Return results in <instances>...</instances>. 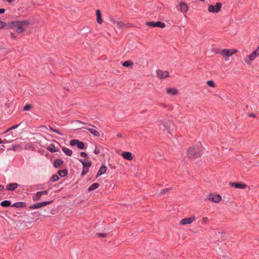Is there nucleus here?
<instances>
[{
	"label": "nucleus",
	"instance_id": "nucleus-28",
	"mask_svg": "<svg viewBox=\"0 0 259 259\" xmlns=\"http://www.w3.org/2000/svg\"><path fill=\"white\" fill-rule=\"evenodd\" d=\"M1 205L3 207H8L11 205V202L8 200H5L1 203Z\"/></svg>",
	"mask_w": 259,
	"mask_h": 259
},
{
	"label": "nucleus",
	"instance_id": "nucleus-13",
	"mask_svg": "<svg viewBox=\"0 0 259 259\" xmlns=\"http://www.w3.org/2000/svg\"><path fill=\"white\" fill-rule=\"evenodd\" d=\"M121 155L123 158L128 160H131L133 158L132 154L130 152H123Z\"/></svg>",
	"mask_w": 259,
	"mask_h": 259
},
{
	"label": "nucleus",
	"instance_id": "nucleus-42",
	"mask_svg": "<svg viewBox=\"0 0 259 259\" xmlns=\"http://www.w3.org/2000/svg\"><path fill=\"white\" fill-rule=\"evenodd\" d=\"M80 156L82 157H87V154L84 152H81L80 153Z\"/></svg>",
	"mask_w": 259,
	"mask_h": 259
},
{
	"label": "nucleus",
	"instance_id": "nucleus-24",
	"mask_svg": "<svg viewBox=\"0 0 259 259\" xmlns=\"http://www.w3.org/2000/svg\"><path fill=\"white\" fill-rule=\"evenodd\" d=\"M42 194L40 191L37 192L36 194L33 196V200L34 201H38L40 199Z\"/></svg>",
	"mask_w": 259,
	"mask_h": 259
},
{
	"label": "nucleus",
	"instance_id": "nucleus-5",
	"mask_svg": "<svg viewBox=\"0 0 259 259\" xmlns=\"http://www.w3.org/2000/svg\"><path fill=\"white\" fill-rule=\"evenodd\" d=\"M222 6V3L218 2L215 5H210L208 7V11L210 13H218L220 11Z\"/></svg>",
	"mask_w": 259,
	"mask_h": 259
},
{
	"label": "nucleus",
	"instance_id": "nucleus-32",
	"mask_svg": "<svg viewBox=\"0 0 259 259\" xmlns=\"http://www.w3.org/2000/svg\"><path fill=\"white\" fill-rule=\"evenodd\" d=\"M59 177H58L57 175H53V176L51 177V181L52 182H55V181H56L58 180H59Z\"/></svg>",
	"mask_w": 259,
	"mask_h": 259
},
{
	"label": "nucleus",
	"instance_id": "nucleus-23",
	"mask_svg": "<svg viewBox=\"0 0 259 259\" xmlns=\"http://www.w3.org/2000/svg\"><path fill=\"white\" fill-rule=\"evenodd\" d=\"M47 149L51 152H57L58 151V149L56 148L53 144L49 145L47 148Z\"/></svg>",
	"mask_w": 259,
	"mask_h": 259
},
{
	"label": "nucleus",
	"instance_id": "nucleus-6",
	"mask_svg": "<svg viewBox=\"0 0 259 259\" xmlns=\"http://www.w3.org/2000/svg\"><path fill=\"white\" fill-rule=\"evenodd\" d=\"M70 145L72 146H76L79 149H83L84 148V143L78 140H72L70 141Z\"/></svg>",
	"mask_w": 259,
	"mask_h": 259
},
{
	"label": "nucleus",
	"instance_id": "nucleus-30",
	"mask_svg": "<svg viewBox=\"0 0 259 259\" xmlns=\"http://www.w3.org/2000/svg\"><path fill=\"white\" fill-rule=\"evenodd\" d=\"M51 201H45V202H40L39 203L40 207H41L45 206L47 205H49L50 204H51Z\"/></svg>",
	"mask_w": 259,
	"mask_h": 259
},
{
	"label": "nucleus",
	"instance_id": "nucleus-26",
	"mask_svg": "<svg viewBox=\"0 0 259 259\" xmlns=\"http://www.w3.org/2000/svg\"><path fill=\"white\" fill-rule=\"evenodd\" d=\"M63 161L61 159H57L55 161L54 165L55 167H58L63 164Z\"/></svg>",
	"mask_w": 259,
	"mask_h": 259
},
{
	"label": "nucleus",
	"instance_id": "nucleus-17",
	"mask_svg": "<svg viewBox=\"0 0 259 259\" xmlns=\"http://www.w3.org/2000/svg\"><path fill=\"white\" fill-rule=\"evenodd\" d=\"M96 16H97V21L99 24H102L103 22V20L101 17V13L99 10H97L96 11Z\"/></svg>",
	"mask_w": 259,
	"mask_h": 259
},
{
	"label": "nucleus",
	"instance_id": "nucleus-9",
	"mask_svg": "<svg viewBox=\"0 0 259 259\" xmlns=\"http://www.w3.org/2000/svg\"><path fill=\"white\" fill-rule=\"evenodd\" d=\"M237 52V50L224 49L221 51V55L223 56L230 57Z\"/></svg>",
	"mask_w": 259,
	"mask_h": 259
},
{
	"label": "nucleus",
	"instance_id": "nucleus-44",
	"mask_svg": "<svg viewBox=\"0 0 259 259\" xmlns=\"http://www.w3.org/2000/svg\"><path fill=\"white\" fill-rule=\"evenodd\" d=\"M42 195H47L48 194V190H45V191H40Z\"/></svg>",
	"mask_w": 259,
	"mask_h": 259
},
{
	"label": "nucleus",
	"instance_id": "nucleus-31",
	"mask_svg": "<svg viewBox=\"0 0 259 259\" xmlns=\"http://www.w3.org/2000/svg\"><path fill=\"white\" fill-rule=\"evenodd\" d=\"M207 84L212 88H214L215 87V84L213 81L212 80H208L206 82Z\"/></svg>",
	"mask_w": 259,
	"mask_h": 259
},
{
	"label": "nucleus",
	"instance_id": "nucleus-53",
	"mask_svg": "<svg viewBox=\"0 0 259 259\" xmlns=\"http://www.w3.org/2000/svg\"><path fill=\"white\" fill-rule=\"evenodd\" d=\"M117 136H118V137H121V134H119V135H118Z\"/></svg>",
	"mask_w": 259,
	"mask_h": 259
},
{
	"label": "nucleus",
	"instance_id": "nucleus-18",
	"mask_svg": "<svg viewBox=\"0 0 259 259\" xmlns=\"http://www.w3.org/2000/svg\"><path fill=\"white\" fill-rule=\"evenodd\" d=\"M106 167L105 166H102L99 171H98V173H97V177H98V176H100L104 174L105 173L106 171Z\"/></svg>",
	"mask_w": 259,
	"mask_h": 259
},
{
	"label": "nucleus",
	"instance_id": "nucleus-22",
	"mask_svg": "<svg viewBox=\"0 0 259 259\" xmlns=\"http://www.w3.org/2000/svg\"><path fill=\"white\" fill-rule=\"evenodd\" d=\"M62 151L65 153L66 155L69 156H71L72 154V150L66 147H63L62 148Z\"/></svg>",
	"mask_w": 259,
	"mask_h": 259
},
{
	"label": "nucleus",
	"instance_id": "nucleus-33",
	"mask_svg": "<svg viewBox=\"0 0 259 259\" xmlns=\"http://www.w3.org/2000/svg\"><path fill=\"white\" fill-rule=\"evenodd\" d=\"M32 106L30 104H27L23 107L24 111H28L31 109Z\"/></svg>",
	"mask_w": 259,
	"mask_h": 259
},
{
	"label": "nucleus",
	"instance_id": "nucleus-38",
	"mask_svg": "<svg viewBox=\"0 0 259 259\" xmlns=\"http://www.w3.org/2000/svg\"><path fill=\"white\" fill-rule=\"evenodd\" d=\"M12 206L16 207H20L22 206V203L20 202H17L14 203Z\"/></svg>",
	"mask_w": 259,
	"mask_h": 259
},
{
	"label": "nucleus",
	"instance_id": "nucleus-2",
	"mask_svg": "<svg viewBox=\"0 0 259 259\" xmlns=\"http://www.w3.org/2000/svg\"><path fill=\"white\" fill-rule=\"evenodd\" d=\"M159 128L162 131L170 133V130L172 126L171 122L168 120H159L158 121Z\"/></svg>",
	"mask_w": 259,
	"mask_h": 259
},
{
	"label": "nucleus",
	"instance_id": "nucleus-20",
	"mask_svg": "<svg viewBox=\"0 0 259 259\" xmlns=\"http://www.w3.org/2000/svg\"><path fill=\"white\" fill-rule=\"evenodd\" d=\"M79 161L81 162L82 165H83V167L88 168L91 166L92 164V162L91 161H86L82 159H80Z\"/></svg>",
	"mask_w": 259,
	"mask_h": 259
},
{
	"label": "nucleus",
	"instance_id": "nucleus-7",
	"mask_svg": "<svg viewBox=\"0 0 259 259\" xmlns=\"http://www.w3.org/2000/svg\"><path fill=\"white\" fill-rule=\"evenodd\" d=\"M208 199L213 202L218 203L222 200V197L219 194H209Z\"/></svg>",
	"mask_w": 259,
	"mask_h": 259
},
{
	"label": "nucleus",
	"instance_id": "nucleus-3",
	"mask_svg": "<svg viewBox=\"0 0 259 259\" xmlns=\"http://www.w3.org/2000/svg\"><path fill=\"white\" fill-rule=\"evenodd\" d=\"M201 152V150L199 147H192L188 149L187 155L189 157L196 158L200 156Z\"/></svg>",
	"mask_w": 259,
	"mask_h": 259
},
{
	"label": "nucleus",
	"instance_id": "nucleus-4",
	"mask_svg": "<svg viewBox=\"0 0 259 259\" xmlns=\"http://www.w3.org/2000/svg\"><path fill=\"white\" fill-rule=\"evenodd\" d=\"M259 55V48H258L256 50L253 51L252 54L247 56L244 59V61L246 63L250 64L251 62L254 60V59Z\"/></svg>",
	"mask_w": 259,
	"mask_h": 259
},
{
	"label": "nucleus",
	"instance_id": "nucleus-21",
	"mask_svg": "<svg viewBox=\"0 0 259 259\" xmlns=\"http://www.w3.org/2000/svg\"><path fill=\"white\" fill-rule=\"evenodd\" d=\"M113 23L118 27V28H123L125 25L121 21H119L118 20H113Z\"/></svg>",
	"mask_w": 259,
	"mask_h": 259
},
{
	"label": "nucleus",
	"instance_id": "nucleus-14",
	"mask_svg": "<svg viewBox=\"0 0 259 259\" xmlns=\"http://www.w3.org/2000/svg\"><path fill=\"white\" fill-rule=\"evenodd\" d=\"M166 93L171 95H176L178 94V91L176 88H168L166 89Z\"/></svg>",
	"mask_w": 259,
	"mask_h": 259
},
{
	"label": "nucleus",
	"instance_id": "nucleus-40",
	"mask_svg": "<svg viewBox=\"0 0 259 259\" xmlns=\"http://www.w3.org/2000/svg\"><path fill=\"white\" fill-rule=\"evenodd\" d=\"M100 152V149L99 147L96 146L95 147V151H94V153L96 154H99V153Z\"/></svg>",
	"mask_w": 259,
	"mask_h": 259
},
{
	"label": "nucleus",
	"instance_id": "nucleus-11",
	"mask_svg": "<svg viewBox=\"0 0 259 259\" xmlns=\"http://www.w3.org/2000/svg\"><path fill=\"white\" fill-rule=\"evenodd\" d=\"M195 217L194 215L188 218L182 219L180 221V224L181 225H186L187 224H191L194 220H195Z\"/></svg>",
	"mask_w": 259,
	"mask_h": 259
},
{
	"label": "nucleus",
	"instance_id": "nucleus-35",
	"mask_svg": "<svg viewBox=\"0 0 259 259\" xmlns=\"http://www.w3.org/2000/svg\"><path fill=\"white\" fill-rule=\"evenodd\" d=\"M89 171V168L87 167H83L82 171L81 172V175L83 176L85 175Z\"/></svg>",
	"mask_w": 259,
	"mask_h": 259
},
{
	"label": "nucleus",
	"instance_id": "nucleus-34",
	"mask_svg": "<svg viewBox=\"0 0 259 259\" xmlns=\"http://www.w3.org/2000/svg\"><path fill=\"white\" fill-rule=\"evenodd\" d=\"M40 208L39 203H37L30 206V209H37Z\"/></svg>",
	"mask_w": 259,
	"mask_h": 259
},
{
	"label": "nucleus",
	"instance_id": "nucleus-19",
	"mask_svg": "<svg viewBox=\"0 0 259 259\" xmlns=\"http://www.w3.org/2000/svg\"><path fill=\"white\" fill-rule=\"evenodd\" d=\"M87 129L94 136H95V137H99L100 136L99 132L98 131H97V130H96L95 128H88Z\"/></svg>",
	"mask_w": 259,
	"mask_h": 259
},
{
	"label": "nucleus",
	"instance_id": "nucleus-27",
	"mask_svg": "<svg viewBox=\"0 0 259 259\" xmlns=\"http://www.w3.org/2000/svg\"><path fill=\"white\" fill-rule=\"evenodd\" d=\"M133 62L131 61H126L122 63V65L124 67H131L133 66Z\"/></svg>",
	"mask_w": 259,
	"mask_h": 259
},
{
	"label": "nucleus",
	"instance_id": "nucleus-10",
	"mask_svg": "<svg viewBox=\"0 0 259 259\" xmlns=\"http://www.w3.org/2000/svg\"><path fill=\"white\" fill-rule=\"evenodd\" d=\"M178 9L182 13H186L188 10L187 4L184 2H181L177 6Z\"/></svg>",
	"mask_w": 259,
	"mask_h": 259
},
{
	"label": "nucleus",
	"instance_id": "nucleus-29",
	"mask_svg": "<svg viewBox=\"0 0 259 259\" xmlns=\"http://www.w3.org/2000/svg\"><path fill=\"white\" fill-rule=\"evenodd\" d=\"M58 174L61 177H63L67 175V171L66 169L59 170Z\"/></svg>",
	"mask_w": 259,
	"mask_h": 259
},
{
	"label": "nucleus",
	"instance_id": "nucleus-51",
	"mask_svg": "<svg viewBox=\"0 0 259 259\" xmlns=\"http://www.w3.org/2000/svg\"><path fill=\"white\" fill-rule=\"evenodd\" d=\"M18 126V125H15V126H13L12 127H11V128H9V130L15 128H16V127H17Z\"/></svg>",
	"mask_w": 259,
	"mask_h": 259
},
{
	"label": "nucleus",
	"instance_id": "nucleus-8",
	"mask_svg": "<svg viewBox=\"0 0 259 259\" xmlns=\"http://www.w3.org/2000/svg\"><path fill=\"white\" fill-rule=\"evenodd\" d=\"M146 24L150 27H158L160 28H164L165 26V24L160 21L154 22H147Z\"/></svg>",
	"mask_w": 259,
	"mask_h": 259
},
{
	"label": "nucleus",
	"instance_id": "nucleus-52",
	"mask_svg": "<svg viewBox=\"0 0 259 259\" xmlns=\"http://www.w3.org/2000/svg\"><path fill=\"white\" fill-rule=\"evenodd\" d=\"M12 36L13 37H15V36H14V35L13 33H12Z\"/></svg>",
	"mask_w": 259,
	"mask_h": 259
},
{
	"label": "nucleus",
	"instance_id": "nucleus-16",
	"mask_svg": "<svg viewBox=\"0 0 259 259\" xmlns=\"http://www.w3.org/2000/svg\"><path fill=\"white\" fill-rule=\"evenodd\" d=\"M18 187V184L14 183H10L7 186V189L11 191H13L15 189H16Z\"/></svg>",
	"mask_w": 259,
	"mask_h": 259
},
{
	"label": "nucleus",
	"instance_id": "nucleus-15",
	"mask_svg": "<svg viewBox=\"0 0 259 259\" xmlns=\"http://www.w3.org/2000/svg\"><path fill=\"white\" fill-rule=\"evenodd\" d=\"M230 185L236 188L244 189L246 187L243 183H231Z\"/></svg>",
	"mask_w": 259,
	"mask_h": 259
},
{
	"label": "nucleus",
	"instance_id": "nucleus-1",
	"mask_svg": "<svg viewBox=\"0 0 259 259\" xmlns=\"http://www.w3.org/2000/svg\"><path fill=\"white\" fill-rule=\"evenodd\" d=\"M30 22L28 20L16 21L11 22L10 24V27L14 29L16 32L20 33L25 30V27L29 25Z\"/></svg>",
	"mask_w": 259,
	"mask_h": 259
},
{
	"label": "nucleus",
	"instance_id": "nucleus-12",
	"mask_svg": "<svg viewBox=\"0 0 259 259\" xmlns=\"http://www.w3.org/2000/svg\"><path fill=\"white\" fill-rule=\"evenodd\" d=\"M156 73L158 77L160 79L165 78L169 76V73L167 71H163L161 70H158Z\"/></svg>",
	"mask_w": 259,
	"mask_h": 259
},
{
	"label": "nucleus",
	"instance_id": "nucleus-45",
	"mask_svg": "<svg viewBox=\"0 0 259 259\" xmlns=\"http://www.w3.org/2000/svg\"><path fill=\"white\" fill-rule=\"evenodd\" d=\"M98 236L99 237H105L106 236V234H104V233H99V234H98Z\"/></svg>",
	"mask_w": 259,
	"mask_h": 259
},
{
	"label": "nucleus",
	"instance_id": "nucleus-43",
	"mask_svg": "<svg viewBox=\"0 0 259 259\" xmlns=\"http://www.w3.org/2000/svg\"><path fill=\"white\" fill-rule=\"evenodd\" d=\"M208 221V219L206 217H204L202 219V223L205 224Z\"/></svg>",
	"mask_w": 259,
	"mask_h": 259
},
{
	"label": "nucleus",
	"instance_id": "nucleus-39",
	"mask_svg": "<svg viewBox=\"0 0 259 259\" xmlns=\"http://www.w3.org/2000/svg\"><path fill=\"white\" fill-rule=\"evenodd\" d=\"M171 188H167V189H164L161 190L160 194H164L168 192L169 190H170Z\"/></svg>",
	"mask_w": 259,
	"mask_h": 259
},
{
	"label": "nucleus",
	"instance_id": "nucleus-47",
	"mask_svg": "<svg viewBox=\"0 0 259 259\" xmlns=\"http://www.w3.org/2000/svg\"><path fill=\"white\" fill-rule=\"evenodd\" d=\"M7 142H8V141H7V140H5L3 141V140H2L0 139V144H2V143H7Z\"/></svg>",
	"mask_w": 259,
	"mask_h": 259
},
{
	"label": "nucleus",
	"instance_id": "nucleus-25",
	"mask_svg": "<svg viewBox=\"0 0 259 259\" xmlns=\"http://www.w3.org/2000/svg\"><path fill=\"white\" fill-rule=\"evenodd\" d=\"M98 187H99V184L97 183H95L93 184L89 187L88 190H89V191H93V190H95L97 188H98Z\"/></svg>",
	"mask_w": 259,
	"mask_h": 259
},
{
	"label": "nucleus",
	"instance_id": "nucleus-46",
	"mask_svg": "<svg viewBox=\"0 0 259 259\" xmlns=\"http://www.w3.org/2000/svg\"><path fill=\"white\" fill-rule=\"evenodd\" d=\"M39 128H41L42 131H45V130L47 129V128L44 125H41L39 127Z\"/></svg>",
	"mask_w": 259,
	"mask_h": 259
},
{
	"label": "nucleus",
	"instance_id": "nucleus-37",
	"mask_svg": "<svg viewBox=\"0 0 259 259\" xmlns=\"http://www.w3.org/2000/svg\"><path fill=\"white\" fill-rule=\"evenodd\" d=\"M6 26V23L0 20V29L3 28Z\"/></svg>",
	"mask_w": 259,
	"mask_h": 259
},
{
	"label": "nucleus",
	"instance_id": "nucleus-49",
	"mask_svg": "<svg viewBox=\"0 0 259 259\" xmlns=\"http://www.w3.org/2000/svg\"><path fill=\"white\" fill-rule=\"evenodd\" d=\"M4 189V187L2 185H0V191H2Z\"/></svg>",
	"mask_w": 259,
	"mask_h": 259
},
{
	"label": "nucleus",
	"instance_id": "nucleus-50",
	"mask_svg": "<svg viewBox=\"0 0 259 259\" xmlns=\"http://www.w3.org/2000/svg\"><path fill=\"white\" fill-rule=\"evenodd\" d=\"M249 116L252 117H255V115L254 113H251V114H250L249 115Z\"/></svg>",
	"mask_w": 259,
	"mask_h": 259
},
{
	"label": "nucleus",
	"instance_id": "nucleus-41",
	"mask_svg": "<svg viewBox=\"0 0 259 259\" xmlns=\"http://www.w3.org/2000/svg\"><path fill=\"white\" fill-rule=\"evenodd\" d=\"M50 130H51V131H53V132H55V133H57V134H59V135H62L60 132H59L58 130H55V129H54V128H52V127H50Z\"/></svg>",
	"mask_w": 259,
	"mask_h": 259
},
{
	"label": "nucleus",
	"instance_id": "nucleus-36",
	"mask_svg": "<svg viewBox=\"0 0 259 259\" xmlns=\"http://www.w3.org/2000/svg\"><path fill=\"white\" fill-rule=\"evenodd\" d=\"M20 146L19 145H13V147H12V149L14 150V151H17V150H20Z\"/></svg>",
	"mask_w": 259,
	"mask_h": 259
},
{
	"label": "nucleus",
	"instance_id": "nucleus-48",
	"mask_svg": "<svg viewBox=\"0 0 259 259\" xmlns=\"http://www.w3.org/2000/svg\"><path fill=\"white\" fill-rule=\"evenodd\" d=\"M5 12V9H0V14H3Z\"/></svg>",
	"mask_w": 259,
	"mask_h": 259
}]
</instances>
